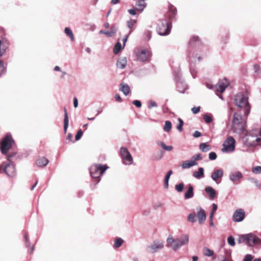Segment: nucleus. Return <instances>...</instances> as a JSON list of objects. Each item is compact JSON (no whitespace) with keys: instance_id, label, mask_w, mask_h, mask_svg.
Returning <instances> with one entry per match:
<instances>
[{"instance_id":"0eeeda50","label":"nucleus","mask_w":261,"mask_h":261,"mask_svg":"<svg viewBox=\"0 0 261 261\" xmlns=\"http://www.w3.org/2000/svg\"><path fill=\"white\" fill-rule=\"evenodd\" d=\"M14 142L12 135L10 133H7L2 139L0 143V150L4 154H6L11 148L13 143Z\"/></svg>"},{"instance_id":"c03bdc74","label":"nucleus","mask_w":261,"mask_h":261,"mask_svg":"<svg viewBox=\"0 0 261 261\" xmlns=\"http://www.w3.org/2000/svg\"><path fill=\"white\" fill-rule=\"evenodd\" d=\"M252 172L256 174L261 173V166H256L252 168Z\"/></svg>"},{"instance_id":"e433bc0d","label":"nucleus","mask_w":261,"mask_h":261,"mask_svg":"<svg viewBox=\"0 0 261 261\" xmlns=\"http://www.w3.org/2000/svg\"><path fill=\"white\" fill-rule=\"evenodd\" d=\"M121 48V45L120 43L117 42L115 44V45L114 47V49H113L114 53L115 54H117L120 51Z\"/></svg>"},{"instance_id":"e2e57ef3","label":"nucleus","mask_w":261,"mask_h":261,"mask_svg":"<svg viewBox=\"0 0 261 261\" xmlns=\"http://www.w3.org/2000/svg\"><path fill=\"white\" fill-rule=\"evenodd\" d=\"M73 105L75 108H76L78 106V100L76 97L73 99Z\"/></svg>"},{"instance_id":"f3484780","label":"nucleus","mask_w":261,"mask_h":261,"mask_svg":"<svg viewBox=\"0 0 261 261\" xmlns=\"http://www.w3.org/2000/svg\"><path fill=\"white\" fill-rule=\"evenodd\" d=\"M223 175V171L222 169H220L215 170L212 174V179L217 184L219 183L218 181L219 179L221 178Z\"/></svg>"},{"instance_id":"4c0bfd02","label":"nucleus","mask_w":261,"mask_h":261,"mask_svg":"<svg viewBox=\"0 0 261 261\" xmlns=\"http://www.w3.org/2000/svg\"><path fill=\"white\" fill-rule=\"evenodd\" d=\"M160 145L165 150L167 151H171L173 149L172 146H167L163 142H161L160 143Z\"/></svg>"},{"instance_id":"0e129e2a","label":"nucleus","mask_w":261,"mask_h":261,"mask_svg":"<svg viewBox=\"0 0 261 261\" xmlns=\"http://www.w3.org/2000/svg\"><path fill=\"white\" fill-rule=\"evenodd\" d=\"M128 12L130 14L133 15H135L136 14V12L135 9H129V10H128Z\"/></svg>"},{"instance_id":"c9c22d12","label":"nucleus","mask_w":261,"mask_h":261,"mask_svg":"<svg viewBox=\"0 0 261 261\" xmlns=\"http://www.w3.org/2000/svg\"><path fill=\"white\" fill-rule=\"evenodd\" d=\"M203 253L206 256H211L214 254V251L209 248H205L203 249Z\"/></svg>"},{"instance_id":"bb28decb","label":"nucleus","mask_w":261,"mask_h":261,"mask_svg":"<svg viewBox=\"0 0 261 261\" xmlns=\"http://www.w3.org/2000/svg\"><path fill=\"white\" fill-rule=\"evenodd\" d=\"M193 176L195 178L200 179L204 177V169L203 168H199L198 171H195L193 173Z\"/></svg>"},{"instance_id":"72a5a7b5","label":"nucleus","mask_w":261,"mask_h":261,"mask_svg":"<svg viewBox=\"0 0 261 261\" xmlns=\"http://www.w3.org/2000/svg\"><path fill=\"white\" fill-rule=\"evenodd\" d=\"M172 128V123L170 121H166L164 126V130L166 132H169Z\"/></svg>"},{"instance_id":"a18cd8bd","label":"nucleus","mask_w":261,"mask_h":261,"mask_svg":"<svg viewBox=\"0 0 261 261\" xmlns=\"http://www.w3.org/2000/svg\"><path fill=\"white\" fill-rule=\"evenodd\" d=\"M157 106V103L155 101L151 100L149 101L148 108L149 109H151L152 107H156Z\"/></svg>"},{"instance_id":"4468645a","label":"nucleus","mask_w":261,"mask_h":261,"mask_svg":"<svg viewBox=\"0 0 261 261\" xmlns=\"http://www.w3.org/2000/svg\"><path fill=\"white\" fill-rule=\"evenodd\" d=\"M164 247V244L162 242H155L149 246L147 248L148 252L150 253H154L158 250Z\"/></svg>"},{"instance_id":"f257e3e1","label":"nucleus","mask_w":261,"mask_h":261,"mask_svg":"<svg viewBox=\"0 0 261 261\" xmlns=\"http://www.w3.org/2000/svg\"><path fill=\"white\" fill-rule=\"evenodd\" d=\"M235 105L244 111V115L247 117L250 113L251 106L248 102V94L247 92L239 93L234 99Z\"/></svg>"},{"instance_id":"412c9836","label":"nucleus","mask_w":261,"mask_h":261,"mask_svg":"<svg viewBox=\"0 0 261 261\" xmlns=\"http://www.w3.org/2000/svg\"><path fill=\"white\" fill-rule=\"evenodd\" d=\"M176 13V8L172 5H169V10L167 13V16L170 19L173 18Z\"/></svg>"},{"instance_id":"69168bd1","label":"nucleus","mask_w":261,"mask_h":261,"mask_svg":"<svg viewBox=\"0 0 261 261\" xmlns=\"http://www.w3.org/2000/svg\"><path fill=\"white\" fill-rule=\"evenodd\" d=\"M217 209V205L215 203L213 204V209L212 212L215 213Z\"/></svg>"},{"instance_id":"de8ad7c7","label":"nucleus","mask_w":261,"mask_h":261,"mask_svg":"<svg viewBox=\"0 0 261 261\" xmlns=\"http://www.w3.org/2000/svg\"><path fill=\"white\" fill-rule=\"evenodd\" d=\"M82 135L83 132L82 131V130L80 129L79 130H78L76 135H75V140H79V139H80Z\"/></svg>"},{"instance_id":"f704fd0d","label":"nucleus","mask_w":261,"mask_h":261,"mask_svg":"<svg viewBox=\"0 0 261 261\" xmlns=\"http://www.w3.org/2000/svg\"><path fill=\"white\" fill-rule=\"evenodd\" d=\"M123 243V240L121 238H117L115 240L114 247L115 248H119L120 247L122 243Z\"/></svg>"},{"instance_id":"b1692460","label":"nucleus","mask_w":261,"mask_h":261,"mask_svg":"<svg viewBox=\"0 0 261 261\" xmlns=\"http://www.w3.org/2000/svg\"><path fill=\"white\" fill-rule=\"evenodd\" d=\"M194 196L193 187L192 185H189L188 186V189L185 195V198L186 199H189L192 198Z\"/></svg>"},{"instance_id":"20e7f679","label":"nucleus","mask_w":261,"mask_h":261,"mask_svg":"<svg viewBox=\"0 0 261 261\" xmlns=\"http://www.w3.org/2000/svg\"><path fill=\"white\" fill-rule=\"evenodd\" d=\"M237 242L239 244L245 243L248 246H253L261 244V239L255 234L249 233L240 236Z\"/></svg>"},{"instance_id":"bf43d9fd","label":"nucleus","mask_w":261,"mask_h":261,"mask_svg":"<svg viewBox=\"0 0 261 261\" xmlns=\"http://www.w3.org/2000/svg\"><path fill=\"white\" fill-rule=\"evenodd\" d=\"M253 182L255 184L256 186L259 189L261 188V184L258 182V181L256 180L252 179Z\"/></svg>"},{"instance_id":"6ab92c4d","label":"nucleus","mask_w":261,"mask_h":261,"mask_svg":"<svg viewBox=\"0 0 261 261\" xmlns=\"http://www.w3.org/2000/svg\"><path fill=\"white\" fill-rule=\"evenodd\" d=\"M127 64L126 58L122 57L120 58L117 62V67L120 69H124Z\"/></svg>"},{"instance_id":"423d86ee","label":"nucleus","mask_w":261,"mask_h":261,"mask_svg":"<svg viewBox=\"0 0 261 261\" xmlns=\"http://www.w3.org/2000/svg\"><path fill=\"white\" fill-rule=\"evenodd\" d=\"M246 142L249 146L261 145V129L252 130L248 136Z\"/></svg>"},{"instance_id":"7c9ffc66","label":"nucleus","mask_w":261,"mask_h":261,"mask_svg":"<svg viewBox=\"0 0 261 261\" xmlns=\"http://www.w3.org/2000/svg\"><path fill=\"white\" fill-rule=\"evenodd\" d=\"M242 177V174L240 172H236L235 173L232 174L230 176V179L233 182L240 179Z\"/></svg>"},{"instance_id":"79ce46f5","label":"nucleus","mask_w":261,"mask_h":261,"mask_svg":"<svg viewBox=\"0 0 261 261\" xmlns=\"http://www.w3.org/2000/svg\"><path fill=\"white\" fill-rule=\"evenodd\" d=\"M184 187V185L183 183L179 184L178 185H176L175 186V189L178 192H181L182 191Z\"/></svg>"},{"instance_id":"680f3d73","label":"nucleus","mask_w":261,"mask_h":261,"mask_svg":"<svg viewBox=\"0 0 261 261\" xmlns=\"http://www.w3.org/2000/svg\"><path fill=\"white\" fill-rule=\"evenodd\" d=\"M253 67H254V69L255 72H258L259 70L260 67H259V66L258 65L255 64L253 66Z\"/></svg>"},{"instance_id":"a211bd4d","label":"nucleus","mask_w":261,"mask_h":261,"mask_svg":"<svg viewBox=\"0 0 261 261\" xmlns=\"http://www.w3.org/2000/svg\"><path fill=\"white\" fill-rule=\"evenodd\" d=\"M197 217L199 224L203 223L206 219V214L204 210L199 208L197 210Z\"/></svg>"},{"instance_id":"9b49d317","label":"nucleus","mask_w":261,"mask_h":261,"mask_svg":"<svg viewBox=\"0 0 261 261\" xmlns=\"http://www.w3.org/2000/svg\"><path fill=\"white\" fill-rule=\"evenodd\" d=\"M120 155L126 165H131L133 162V158L128 151V149L125 147H122L120 149Z\"/></svg>"},{"instance_id":"aec40b11","label":"nucleus","mask_w":261,"mask_h":261,"mask_svg":"<svg viewBox=\"0 0 261 261\" xmlns=\"http://www.w3.org/2000/svg\"><path fill=\"white\" fill-rule=\"evenodd\" d=\"M205 191L208 195L209 197L211 199H213L216 196V191L211 187H206Z\"/></svg>"},{"instance_id":"c85d7f7f","label":"nucleus","mask_w":261,"mask_h":261,"mask_svg":"<svg viewBox=\"0 0 261 261\" xmlns=\"http://www.w3.org/2000/svg\"><path fill=\"white\" fill-rule=\"evenodd\" d=\"M120 90L125 94L127 95L130 92V88L128 85L121 84Z\"/></svg>"},{"instance_id":"4d7b16f0","label":"nucleus","mask_w":261,"mask_h":261,"mask_svg":"<svg viewBox=\"0 0 261 261\" xmlns=\"http://www.w3.org/2000/svg\"><path fill=\"white\" fill-rule=\"evenodd\" d=\"M201 136V134L199 131H195L193 134V136L195 138L199 137Z\"/></svg>"},{"instance_id":"1a4fd4ad","label":"nucleus","mask_w":261,"mask_h":261,"mask_svg":"<svg viewBox=\"0 0 261 261\" xmlns=\"http://www.w3.org/2000/svg\"><path fill=\"white\" fill-rule=\"evenodd\" d=\"M3 172L9 176L13 177L15 174V166L12 163L4 162L0 166V173Z\"/></svg>"},{"instance_id":"3c124183","label":"nucleus","mask_w":261,"mask_h":261,"mask_svg":"<svg viewBox=\"0 0 261 261\" xmlns=\"http://www.w3.org/2000/svg\"><path fill=\"white\" fill-rule=\"evenodd\" d=\"M133 103L138 108H140L142 106L141 101L138 100H134Z\"/></svg>"},{"instance_id":"774afa93","label":"nucleus","mask_w":261,"mask_h":261,"mask_svg":"<svg viewBox=\"0 0 261 261\" xmlns=\"http://www.w3.org/2000/svg\"><path fill=\"white\" fill-rule=\"evenodd\" d=\"M128 37V35H126L125 37L123 39V46H125V43L127 40V38Z\"/></svg>"},{"instance_id":"864d4df0","label":"nucleus","mask_w":261,"mask_h":261,"mask_svg":"<svg viewBox=\"0 0 261 261\" xmlns=\"http://www.w3.org/2000/svg\"><path fill=\"white\" fill-rule=\"evenodd\" d=\"M172 174V171L171 170H169L165 176V180H169V178Z\"/></svg>"},{"instance_id":"39448f33","label":"nucleus","mask_w":261,"mask_h":261,"mask_svg":"<svg viewBox=\"0 0 261 261\" xmlns=\"http://www.w3.org/2000/svg\"><path fill=\"white\" fill-rule=\"evenodd\" d=\"M109 167L106 165L95 164L90 168V174L92 177L96 179V182L100 181V177L108 169Z\"/></svg>"},{"instance_id":"dca6fc26","label":"nucleus","mask_w":261,"mask_h":261,"mask_svg":"<svg viewBox=\"0 0 261 261\" xmlns=\"http://www.w3.org/2000/svg\"><path fill=\"white\" fill-rule=\"evenodd\" d=\"M9 42L7 40L3 39L0 40V56L4 55L6 50L9 47Z\"/></svg>"},{"instance_id":"49530a36","label":"nucleus","mask_w":261,"mask_h":261,"mask_svg":"<svg viewBox=\"0 0 261 261\" xmlns=\"http://www.w3.org/2000/svg\"><path fill=\"white\" fill-rule=\"evenodd\" d=\"M217 154L214 152H211L209 153V159L211 160H214L217 158Z\"/></svg>"},{"instance_id":"c756f323","label":"nucleus","mask_w":261,"mask_h":261,"mask_svg":"<svg viewBox=\"0 0 261 261\" xmlns=\"http://www.w3.org/2000/svg\"><path fill=\"white\" fill-rule=\"evenodd\" d=\"M137 23V20L135 19H130L127 22V27L130 29L129 34L132 33L134 31V26Z\"/></svg>"},{"instance_id":"37998d69","label":"nucleus","mask_w":261,"mask_h":261,"mask_svg":"<svg viewBox=\"0 0 261 261\" xmlns=\"http://www.w3.org/2000/svg\"><path fill=\"white\" fill-rule=\"evenodd\" d=\"M203 119H204L205 122L206 123H210L213 120L212 118L211 117V116H210V115H204L203 116Z\"/></svg>"},{"instance_id":"5fc2aeb1","label":"nucleus","mask_w":261,"mask_h":261,"mask_svg":"<svg viewBox=\"0 0 261 261\" xmlns=\"http://www.w3.org/2000/svg\"><path fill=\"white\" fill-rule=\"evenodd\" d=\"M15 155V153L14 152H10L9 153L7 156V160L11 162V158Z\"/></svg>"},{"instance_id":"5701e85b","label":"nucleus","mask_w":261,"mask_h":261,"mask_svg":"<svg viewBox=\"0 0 261 261\" xmlns=\"http://www.w3.org/2000/svg\"><path fill=\"white\" fill-rule=\"evenodd\" d=\"M64 129L65 133H66L68 127V116L67 111L66 108L64 109Z\"/></svg>"},{"instance_id":"f8f14e48","label":"nucleus","mask_w":261,"mask_h":261,"mask_svg":"<svg viewBox=\"0 0 261 261\" xmlns=\"http://www.w3.org/2000/svg\"><path fill=\"white\" fill-rule=\"evenodd\" d=\"M246 213L244 210L239 208L235 211L232 216L234 222H239L242 221L245 217Z\"/></svg>"},{"instance_id":"8fccbe9b","label":"nucleus","mask_w":261,"mask_h":261,"mask_svg":"<svg viewBox=\"0 0 261 261\" xmlns=\"http://www.w3.org/2000/svg\"><path fill=\"white\" fill-rule=\"evenodd\" d=\"M202 156L201 154L198 153L195 156H193V159H194L193 161H195L196 162V161L200 160L202 159Z\"/></svg>"},{"instance_id":"09e8293b","label":"nucleus","mask_w":261,"mask_h":261,"mask_svg":"<svg viewBox=\"0 0 261 261\" xmlns=\"http://www.w3.org/2000/svg\"><path fill=\"white\" fill-rule=\"evenodd\" d=\"M200 110V107H193L192 109V111L193 112V114H197L199 112Z\"/></svg>"},{"instance_id":"2eb2a0df","label":"nucleus","mask_w":261,"mask_h":261,"mask_svg":"<svg viewBox=\"0 0 261 261\" xmlns=\"http://www.w3.org/2000/svg\"><path fill=\"white\" fill-rule=\"evenodd\" d=\"M150 55L149 51L144 49L141 50L137 54V58L141 61H146L149 58Z\"/></svg>"},{"instance_id":"473e14b6","label":"nucleus","mask_w":261,"mask_h":261,"mask_svg":"<svg viewBox=\"0 0 261 261\" xmlns=\"http://www.w3.org/2000/svg\"><path fill=\"white\" fill-rule=\"evenodd\" d=\"M65 33L67 36H68L70 37L72 41H73L74 40V35L72 33V32L69 28H65Z\"/></svg>"},{"instance_id":"58836bf2","label":"nucleus","mask_w":261,"mask_h":261,"mask_svg":"<svg viewBox=\"0 0 261 261\" xmlns=\"http://www.w3.org/2000/svg\"><path fill=\"white\" fill-rule=\"evenodd\" d=\"M178 120L179 123L177 125L176 128L180 132L183 129H182V126H183V124H184V122L182 120V119L181 118H178Z\"/></svg>"},{"instance_id":"6e6d98bb","label":"nucleus","mask_w":261,"mask_h":261,"mask_svg":"<svg viewBox=\"0 0 261 261\" xmlns=\"http://www.w3.org/2000/svg\"><path fill=\"white\" fill-rule=\"evenodd\" d=\"M4 66L3 65L2 61H0V76L4 71Z\"/></svg>"},{"instance_id":"cd10ccee","label":"nucleus","mask_w":261,"mask_h":261,"mask_svg":"<svg viewBox=\"0 0 261 261\" xmlns=\"http://www.w3.org/2000/svg\"><path fill=\"white\" fill-rule=\"evenodd\" d=\"M196 165L197 163L195 161H186L182 163L181 166L183 169H186Z\"/></svg>"},{"instance_id":"603ef678","label":"nucleus","mask_w":261,"mask_h":261,"mask_svg":"<svg viewBox=\"0 0 261 261\" xmlns=\"http://www.w3.org/2000/svg\"><path fill=\"white\" fill-rule=\"evenodd\" d=\"M253 257L251 255L247 254L245 256L244 261H251Z\"/></svg>"},{"instance_id":"f03ea898","label":"nucleus","mask_w":261,"mask_h":261,"mask_svg":"<svg viewBox=\"0 0 261 261\" xmlns=\"http://www.w3.org/2000/svg\"><path fill=\"white\" fill-rule=\"evenodd\" d=\"M246 119L241 114L234 113L232 120V129L234 133L241 134L245 131Z\"/></svg>"},{"instance_id":"a19ab883","label":"nucleus","mask_w":261,"mask_h":261,"mask_svg":"<svg viewBox=\"0 0 261 261\" xmlns=\"http://www.w3.org/2000/svg\"><path fill=\"white\" fill-rule=\"evenodd\" d=\"M188 219L189 221L192 222V223L196 222V218L195 217V215L194 214H192V213L189 214L188 216Z\"/></svg>"},{"instance_id":"052dcab7","label":"nucleus","mask_w":261,"mask_h":261,"mask_svg":"<svg viewBox=\"0 0 261 261\" xmlns=\"http://www.w3.org/2000/svg\"><path fill=\"white\" fill-rule=\"evenodd\" d=\"M115 98L116 99V100L119 102H121L122 101V99L118 94H116L115 96Z\"/></svg>"},{"instance_id":"6e6552de","label":"nucleus","mask_w":261,"mask_h":261,"mask_svg":"<svg viewBox=\"0 0 261 261\" xmlns=\"http://www.w3.org/2000/svg\"><path fill=\"white\" fill-rule=\"evenodd\" d=\"M171 24V21L166 19L160 21L156 29L158 34L160 35H168L170 32Z\"/></svg>"},{"instance_id":"ea45409f","label":"nucleus","mask_w":261,"mask_h":261,"mask_svg":"<svg viewBox=\"0 0 261 261\" xmlns=\"http://www.w3.org/2000/svg\"><path fill=\"white\" fill-rule=\"evenodd\" d=\"M227 242L228 244L231 246H234L235 245L234 239L231 236L228 237L227 239Z\"/></svg>"},{"instance_id":"ddd939ff","label":"nucleus","mask_w":261,"mask_h":261,"mask_svg":"<svg viewBox=\"0 0 261 261\" xmlns=\"http://www.w3.org/2000/svg\"><path fill=\"white\" fill-rule=\"evenodd\" d=\"M229 85V83L226 79L222 80L216 85V92L223 93Z\"/></svg>"},{"instance_id":"393cba45","label":"nucleus","mask_w":261,"mask_h":261,"mask_svg":"<svg viewBox=\"0 0 261 261\" xmlns=\"http://www.w3.org/2000/svg\"><path fill=\"white\" fill-rule=\"evenodd\" d=\"M48 163V160L42 157L36 161V164L39 167H44Z\"/></svg>"},{"instance_id":"a878e982","label":"nucleus","mask_w":261,"mask_h":261,"mask_svg":"<svg viewBox=\"0 0 261 261\" xmlns=\"http://www.w3.org/2000/svg\"><path fill=\"white\" fill-rule=\"evenodd\" d=\"M116 32V29L115 27H113L111 28V30L109 31H105L101 30L99 32V34H103L108 37L113 36Z\"/></svg>"},{"instance_id":"338daca9","label":"nucleus","mask_w":261,"mask_h":261,"mask_svg":"<svg viewBox=\"0 0 261 261\" xmlns=\"http://www.w3.org/2000/svg\"><path fill=\"white\" fill-rule=\"evenodd\" d=\"M72 135L71 134L69 133L67 135L66 139L69 141H72Z\"/></svg>"},{"instance_id":"13d9d810","label":"nucleus","mask_w":261,"mask_h":261,"mask_svg":"<svg viewBox=\"0 0 261 261\" xmlns=\"http://www.w3.org/2000/svg\"><path fill=\"white\" fill-rule=\"evenodd\" d=\"M198 39V37L193 36L190 40L189 43L192 44L193 42L196 41Z\"/></svg>"},{"instance_id":"9d476101","label":"nucleus","mask_w":261,"mask_h":261,"mask_svg":"<svg viewBox=\"0 0 261 261\" xmlns=\"http://www.w3.org/2000/svg\"><path fill=\"white\" fill-rule=\"evenodd\" d=\"M236 141L232 137H228L226 138L223 144L222 151L223 152H230L235 149Z\"/></svg>"},{"instance_id":"4be33fe9","label":"nucleus","mask_w":261,"mask_h":261,"mask_svg":"<svg viewBox=\"0 0 261 261\" xmlns=\"http://www.w3.org/2000/svg\"><path fill=\"white\" fill-rule=\"evenodd\" d=\"M146 4L145 0H138L136 4V10L139 11H142L145 8Z\"/></svg>"},{"instance_id":"7ed1b4c3","label":"nucleus","mask_w":261,"mask_h":261,"mask_svg":"<svg viewBox=\"0 0 261 261\" xmlns=\"http://www.w3.org/2000/svg\"><path fill=\"white\" fill-rule=\"evenodd\" d=\"M167 246L171 247L174 251L177 250L182 245H186L189 242V236L184 235L179 238L174 239L171 236H169L167 240Z\"/></svg>"},{"instance_id":"2f4dec72","label":"nucleus","mask_w":261,"mask_h":261,"mask_svg":"<svg viewBox=\"0 0 261 261\" xmlns=\"http://www.w3.org/2000/svg\"><path fill=\"white\" fill-rule=\"evenodd\" d=\"M199 148L203 152H206L211 149L210 146L204 143H201Z\"/></svg>"}]
</instances>
